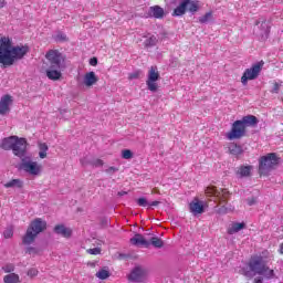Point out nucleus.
I'll list each match as a JSON object with an SVG mask.
<instances>
[{
  "instance_id": "obj_11",
  "label": "nucleus",
  "mask_w": 283,
  "mask_h": 283,
  "mask_svg": "<svg viewBox=\"0 0 283 283\" xmlns=\"http://www.w3.org/2000/svg\"><path fill=\"white\" fill-rule=\"evenodd\" d=\"M244 134H247V128L244 127L242 122L235 120L232 124L231 130L226 134V138H228V140H238L242 138Z\"/></svg>"
},
{
  "instance_id": "obj_20",
  "label": "nucleus",
  "mask_w": 283,
  "mask_h": 283,
  "mask_svg": "<svg viewBox=\"0 0 283 283\" xmlns=\"http://www.w3.org/2000/svg\"><path fill=\"white\" fill-rule=\"evenodd\" d=\"M46 76L50 81H59L62 76L61 69L50 66V69L46 70Z\"/></svg>"
},
{
  "instance_id": "obj_16",
  "label": "nucleus",
  "mask_w": 283,
  "mask_h": 283,
  "mask_svg": "<svg viewBox=\"0 0 283 283\" xmlns=\"http://www.w3.org/2000/svg\"><path fill=\"white\" fill-rule=\"evenodd\" d=\"M96 83H98V77L94 71H91L84 75L83 84L86 87H92V85H96Z\"/></svg>"
},
{
  "instance_id": "obj_12",
  "label": "nucleus",
  "mask_w": 283,
  "mask_h": 283,
  "mask_svg": "<svg viewBox=\"0 0 283 283\" xmlns=\"http://www.w3.org/2000/svg\"><path fill=\"white\" fill-rule=\"evenodd\" d=\"M207 207V202L201 201L198 197L193 198L189 203V210L192 216H200V213H205V208Z\"/></svg>"
},
{
  "instance_id": "obj_4",
  "label": "nucleus",
  "mask_w": 283,
  "mask_h": 283,
  "mask_svg": "<svg viewBox=\"0 0 283 283\" xmlns=\"http://www.w3.org/2000/svg\"><path fill=\"white\" fill-rule=\"evenodd\" d=\"M48 229V222L41 218H36L29 224L25 234L22 238V243L30 245L33 244L39 233H43V230Z\"/></svg>"
},
{
  "instance_id": "obj_37",
  "label": "nucleus",
  "mask_w": 283,
  "mask_h": 283,
  "mask_svg": "<svg viewBox=\"0 0 283 283\" xmlns=\"http://www.w3.org/2000/svg\"><path fill=\"white\" fill-rule=\"evenodd\" d=\"M93 159L94 158L92 156H86V157L82 158L81 159L82 167H88V165H92Z\"/></svg>"
},
{
  "instance_id": "obj_38",
  "label": "nucleus",
  "mask_w": 283,
  "mask_h": 283,
  "mask_svg": "<svg viewBox=\"0 0 283 283\" xmlns=\"http://www.w3.org/2000/svg\"><path fill=\"white\" fill-rule=\"evenodd\" d=\"M12 235H14V228L9 227L3 231V238H6V240L12 238Z\"/></svg>"
},
{
  "instance_id": "obj_28",
  "label": "nucleus",
  "mask_w": 283,
  "mask_h": 283,
  "mask_svg": "<svg viewBox=\"0 0 283 283\" xmlns=\"http://www.w3.org/2000/svg\"><path fill=\"white\" fill-rule=\"evenodd\" d=\"M39 149H40V151H39L40 158H41L42 160L45 159V158H48V150L50 149V148L48 147V144H45V143H40V144H39Z\"/></svg>"
},
{
  "instance_id": "obj_54",
  "label": "nucleus",
  "mask_w": 283,
  "mask_h": 283,
  "mask_svg": "<svg viewBox=\"0 0 283 283\" xmlns=\"http://www.w3.org/2000/svg\"><path fill=\"white\" fill-rule=\"evenodd\" d=\"M178 0H172V3H176Z\"/></svg>"
},
{
  "instance_id": "obj_1",
  "label": "nucleus",
  "mask_w": 283,
  "mask_h": 283,
  "mask_svg": "<svg viewBox=\"0 0 283 283\" xmlns=\"http://www.w3.org/2000/svg\"><path fill=\"white\" fill-rule=\"evenodd\" d=\"M271 260V253L264 250L262 254L254 255L250 259L248 266L241 270L242 275L245 277H255V275H263L266 280H273L275 272L266 266Z\"/></svg>"
},
{
  "instance_id": "obj_25",
  "label": "nucleus",
  "mask_w": 283,
  "mask_h": 283,
  "mask_svg": "<svg viewBox=\"0 0 283 283\" xmlns=\"http://www.w3.org/2000/svg\"><path fill=\"white\" fill-rule=\"evenodd\" d=\"M21 276L17 273H10L3 276V283H20Z\"/></svg>"
},
{
  "instance_id": "obj_9",
  "label": "nucleus",
  "mask_w": 283,
  "mask_h": 283,
  "mask_svg": "<svg viewBox=\"0 0 283 283\" xmlns=\"http://www.w3.org/2000/svg\"><path fill=\"white\" fill-rule=\"evenodd\" d=\"M262 67H264V62H258L253 64L252 67L247 69L241 77L242 85H247L249 81H255V78L260 76Z\"/></svg>"
},
{
  "instance_id": "obj_53",
  "label": "nucleus",
  "mask_w": 283,
  "mask_h": 283,
  "mask_svg": "<svg viewBox=\"0 0 283 283\" xmlns=\"http://www.w3.org/2000/svg\"><path fill=\"white\" fill-rule=\"evenodd\" d=\"M279 251H280L281 255H283V242L281 243Z\"/></svg>"
},
{
  "instance_id": "obj_48",
  "label": "nucleus",
  "mask_w": 283,
  "mask_h": 283,
  "mask_svg": "<svg viewBox=\"0 0 283 283\" xmlns=\"http://www.w3.org/2000/svg\"><path fill=\"white\" fill-rule=\"evenodd\" d=\"M116 171H118V168L116 167H109L108 169H106V174H116Z\"/></svg>"
},
{
  "instance_id": "obj_21",
  "label": "nucleus",
  "mask_w": 283,
  "mask_h": 283,
  "mask_svg": "<svg viewBox=\"0 0 283 283\" xmlns=\"http://www.w3.org/2000/svg\"><path fill=\"white\" fill-rule=\"evenodd\" d=\"M253 171V166H241L237 170L238 178H249Z\"/></svg>"
},
{
  "instance_id": "obj_47",
  "label": "nucleus",
  "mask_w": 283,
  "mask_h": 283,
  "mask_svg": "<svg viewBox=\"0 0 283 283\" xmlns=\"http://www.w3.org/2000/svg\"><path fill=\"white\" fill-rule=\"evenodd\" d=\"M279 92H280V84L275 82L272 88V93L277 94Z\"/></svg>"
},
{
  "instance_id": "obj_46",
  "label": "nucleus",
  "mask_w": 283,
  "mask_h": 283,
  "mask_svg": "<svg viewBox=\"0 0 283 283\" xmlns=\"http://www.w3.org/2000/svg\"><path fill=\"white\" fill-rule=\"evenodd\" d=\"M140 77V72H134V73H130L129 74V76H128V78L130 80V81H134V78H139Z\"/></svg>"
},
{
  "instance_id": "obj_29",
  "label": "nucleus",
  "mask_w": 283,
  "mask_h": 283,
  "mask_svg": "<svg viewBox=\"0 0 283 283\" xmlns=\"http://www.w3.org/2000/svg\"><path fill=\"white\" fill-rule=\"evenodd\" d=\"M39 149H40V151H39L40 158H41L42 160L45 159V158H48V150L50 149V148L48 147V144H45V143H40V144H39Z\"/></svg>"
},
{
  "instance_id": "obj_44",
  "label": "nucleus",
  "mask_w": 283,
  "mask_h": 283,
  "mask_svg": "<svg viewBox=\"0 0 283 283\" xmlns=\"http://www.w3.org/2000/svg\"><path fill=\"white\" fill-rule=\"evenodd\" d=\"M92 167H103V160L101 159H94L93 161H90Z\"/></svg>"
},
{
  "instance_id": "obj_22",
  "label": "nucleus",
  "mask_w": 283,
  "mask_h": 283,
  "mask_svg": "<svg viewBox=\"0 0 283 283\" xmlns=\"http://www.w3.org/2000/svg\"><path fill=\"white\" fill-rule=\"evenodd\" d=\"M270 32H271V27L269 25V22L266 21L262 22L261 33H260L261 41H266V39H269Z\"/></svg>"
},
{
  "instance_id": "obj_10",
  "label": "nucleus",
  "mask_w": 283,
  "mask_h": 283,
  "mask_svg": "<svg viewBox=\"0 0 283 283\" xmlns=\"http://www.w3.org/2000/svg\"><path fill=\"white\" fill-rule=\"evenodd\" d=\"M158 81H160V72H158V66H150L146 81L149 92H158Z\"/></svg>"
},
{
  "instance_id": "obj_30",
  "label": "nucleus",
  "mask_w": 283,
  "mask_h": 283,
  "mask_svg": "<svg viewBox=\"0 0 283 283\" xmlns=\"http://www.w3.org/2000/svg\"><path fill=\"white\" fill-rule=\"evenodd\" d=\"M156 43H158V39L156 38V35H149L145 40L146 48H151L156 45Z\"/></svg>"
},
{
  "instance_id": "obj_3",
  "label": "nucleus",
  "mask_w": 283,
  "mask_h": 283,
  "mask_svg": "<svg viewBox=\"0 0 283 283\" xmlns=\"http://www.w3.org/2000/svg\"><path fill=\"white\" fill-rule=\"evenodd\" d=\"M0 147L6 151L12 149L14 156H18V158H23V156H25V151L28 148V142L25 140V138L10 136L2 139Z\"/></svg>"
},
{
  "instance_id": "obj_42",
  "label": "nucleus",
  "mask_w": 283,
  "mask_h": 283,
  "mask_svg": "<svg viewBox=\"0 0 283 283\" xmlns=\"http://www.w3.org/2000/svg\"><path fill=\"white\" fill-rule=\"evenodd\" d=\"M27 275L29 277H36V275H39V270H36V268H31L28 270Z\"/></svg>"
},
{
  "instance_id": "obj_27",
  "label": "nucleus",
  "mask_w": 283,
  "mask_h": 283,
  "mask_svg": "<svg viewBox=\"0 0 283 283\" xmlns=\"http://www.w3.org/2000/svg\"><path fill=\"white\" fill-rule=\"evenodd\" d=\"M4 187L6 189H12L14 187H17L18 189H21V187H23V181L21 179H13L4 184Z\"/></svg>"
},
{
  "instance_id": "obj_8",
  "label": "nucleus",
  "mask_w": 283,
  "mask_h": 283,
  "mask_svg": "<svg viewBox=\"0 0 283 283\" xmlns=\"http://www.w3.org/2000/svg\"><path fill=\"white\" fill-rule=\"evenodd\" d=\"M206 196L209 198V200H213V202H219V205H222L223 202H227L229 198V190L208 187L206 189Z\"/></svg>"
},
{
  "instance_id": "obj_33",
  "label": "nucleus",
  "mask_w": 283,
  "mask_h": 283,
  "mask_svg": "<svg viewBox=\"0 0 283 283\" xmlns=\"http://www.w3.org/2000/svg\"><path fill=\"white\" fill-rule=\"evenodd\" d=\"M109 271L102 269L99 271L96 272L95 277H97L98 280H107V277H109Z\"/></svg>"
},
{
  "instance_id": "obj_13",
  "label": "nucleus",
  "mask_w": 283,
  "mask_h": 283,
  "mask_svg": "<svg viewBox=\"0 0 283 283\" xmlns=\"http://www.w3.org/2000/svg\"><path fill=\"white\" fill-rule=\"evenodd\" d=\"M146 17L148 19H163V17H165V9L160 8V6L150 7L146 11Z\"/></svg>"
},
{
  "instance_id": "obj_52",
  "label": "nucleus",
  "mask_w": 283,
  "mask_h": 283,
  "mask_svg": "<svg viewBox=\"0 0 283 283\" xmlns=\"http://www.w3.org/2000/svg\"><path fill=\"white\" fill-rule=\"evenodd\" d=\"M6 6V1L0 0V9L3 8Z\"/></svg>"
},
{
  "instance_id": "obj_34",
  "label": "nucleus",
  "mask_w": 283,
  "mask_h": 283,
  "mask_svg": "<svg viewBox=\"0 0 283 283\" xmlns=\"http://www.w3.org/2000/svg\"><path fill=\"white\" fill-rule=\"evenodd\" d=\"M150 244H153V247H155L156 249H161L164 242L160 238L158 237H153L150 239Z\"/></svg>"
},
{
  "instance_id": "obj_31",
  "label": "nucleus",
  "mask_w": 283,
  "mask_h": 283,
  "mask_svg": "<svg viewBox=\"0 0 283 283\" xmlns=\"http://www.w3.org/2000/svg\"><path fill=\"white\" fill-rule=\"evenodd\" d=\"M184 1H188L187 3V10L191 12V14L198 12V3L193 2L191 0H184Z\"/></svg>"
},
{
  "instance_id": "obj_36",
  "label": "nucleus",
  "mask_w": 283,
  "mask_h": 283,
  "mask_svg": "<svg viewBox=\"0 0 283 283\" xmlns=\"http://www.w3.org/2000/svg\"><path fill=\"white\" fill-rule=\"evenodd\" d=\"M211 19H213V13L208 12L205 15L199 18V22L200 23H209V21H211Z\"/></svg>"
},
{
  "instance_id": "obj_24",
  "label": "nucleus",
  "mask_w": 283,
  "mask_h": 283,
  "mask_svg": "<svg viewBox=\"0 0 283 283\" xmlns=\"http://www.w3.org/2000/svg\"><path fill=\"white\" fill-rule=\"evenodd\" d=\"M187 3L188 1H185V0L180 2V4L177 8H175L172 12V17H182V14L187 12Z\"/></svg>"
},
{
  "instance_id": "obj_35",
  "label": "nucleus",
  "mask_w": 283,
  "mask_h": 283,
  "mask_svg": "<svg viewBox=\"0 0 283 283\" xmlns=\"http://www.w3.org/2000/svg\"><path fill=\"white\" fill-rule=\"evenodd\" d=\"M233 210H234L233 206L226 205L218 209V213H222V214L231 213Z\"/></svg>"
},
{
  "instance_id": "obj_51",
  "label": "nucleus",
  "mask_w": 283,
  "mask_h": 283,
  "mask_svg": "<svg viewBox=\"0 0 283 283\" xmlns=\"http://www.w3.org/2000/svg\"><path fill=\"white\" fill-rule=\"evenodd\" d=\"M158 205H160V201L148 202V207H158Z\"/></svg>"
},
{
  "instance_id": "obj_7",
  "label": "nucleus",
  "mask_w": 283,
  "mask_h": 283,
  "mask_svg": "<svg viewBox=\"0 0 283 283\" xmlns=\"http://www.w3.org/2000/svg\"><path fill=\"white\" fill-rule=\"evenodd\" d=\"M45 59L50 63V67L55 70H63L65 67V56L59 50H50L45 54Z\"/></svg>"
},
{
  "instance_id": "obj_40",
  "label": "nucleus",
  "mask_w": 283,
  "mask_h": 283,
  "mask_svg": "<svg viewBox=\"0 0 283 283\" xmlns=\"http://www.w3.org/2000/svg\"><path fill=\"white\" fill-rule=\"evenodd\" d=\"M136 202L138 207H149V201L145 197L137 199Z\"/></svg>"
},
{
  "instance_id": "obj_15",
  "label": "nucleus",
  "mask_w": 283,
  "mask_h": 283,
  "mask_svg": "<svg viewBox=\"0 0 283 283\" xmlns=\"http://www.w3.org/2000/svg\"><path fill=\"white\" fill-rule=\"evenodd\" d=\"M128 280L130 282H143L145 280V270H143L142 268H135L130 272Z\"/></svg>"
},
{
  "instance_id": "obj_26",
  "label": "nucleus",
  "mask_w": 283,
  "mask_h": 283,
  "mask_svg": "<svg viewBox=\"0 0 283 283\" xmlns=\"http://www.w3.org/2000/svg\"><path fill=\"white\" fill-rule=\"evenodd\" d=\"M240 122L244 125V128L247 129V125H258V117L253 115H248L244 116Z\"/></svg>"
},
{
  "instance_id": "obj_39",
  "label": "nucleus",
  "mask_w": 283,
  "mask_h": 283,
  "mask_svg": "<svg viewBox=\"0 0 283 283\" xmlns=\"http://www.w3.org/2000/svg\"><path fill=\"white\" fill-rule=\"evenodd\" d=\"M122 158H124V160H130V158H134V153L129 149H125L122 151Z\"/></svg>"
},
{
  "instance_id": "obj_5",
  "label": "nucleus",
  "mask_w": 283,
  "mask_h": 283,
  "mask_svg": "<svg viewBox=\"0 0 283 283\" xmlns=\"http://www.w3.org/2000/svg\"><path fill=\"white\" fill-rule=\"evenodd\" d=\"M277 165H280V157H277L275 153H270L262 156L259 159V174L261 176H268V174L273 171Z\"/></svg>"
},
{
  "instance_id": "obj_43",
  "label": "nucleus",
  "mask_w": 283,
  "mask_h": 283,
  "mask_svg": "<svg viewBox=\"0 0 283 283\" xmlns=\"http://www.w3.org/2000/svg\"><path fill=\"white\" fill-rule=\"evenodd\" d=\"M87 253H90V255H101V248L88 249Z\"/></svg>"
},
{
  "instance_id": "obj_23",
  "label": "nucleus",
  "mask_w": 283,
  "mask_h": 283,
  "mask_svg": "<svg viewBox=\"0 0 283 283\" xmlns=\"http://www.w3.org/2000/svg\"><path fill=\"white\" fill-rule=\"evenodd\" d=\"M228 149H229L230 154H232V156H242V154H244V149L242 148V146H240L235 143H231L228 146Z\"/></svg>"
},
{
  "instance_id": "obj_6",
  "label": "nucleus",
  "mask_w": 283,
  "mask_h": 283,
  "mask_svg": "<svg viewBox=\"0 0 283 283\" xmlns=\"http://www.w3.org/2000/svg\"><path fill=\"white\" fill-rule=\"evenodd\" d=\"M21 158L20 169L29 176H41L43 171V166L41 164L32 160L30 157H25V155Z\"/></svg>"
},
{
  "instance_id": "obj_50",
  "label": "nucleus",
  "mask_w": 283,
  "mask_h": 283,
  "mask_svg": "<svg viewBox=\"0 0 283 283\" xmlns=\"http://www.w3.org/2000/svg\"><path fill=\"white\" fill-rule=\"evenodd\" d=\"M249 207H253V205H255V198H251L247 200Z\"/></svg>"
},
{
  "instance_id": "obj_18",
  "label": "nucleus",
  "mask_w": 283,
  "mask_h": 283,
  "mask_svg": "<svg viewBox=\"0 0 283 283\" xmlns=\"http://www.w3.org/2000/svg\"><path fill=\"white\" fill-rule=\"evenodd\" d=\"M130 244H134V247H145L146 249L149 247V241L145 240V237L143 234H135L130 239Z\"/></svg>"
},
{
  "instance_id": "obj_41",
  "label": "nucleus",
  "mask_w": 283,
  "mask_h": 283,
  "mask_svg": "<svg viewBox=\"0 0 283 283\" xmlns=\"http://www.w3.org/2000/svg\"><path fill=\"white\" fill-rule=\"evenodd\" d=\"M40 252H41V250H39L38 248H34V247H29L27 249V253H29V255H39Z\"/></svg>"
},
{
  "instance_id": "obj_17",
  "label": "nucleus",
  "mask_w": 283,
  "mask_h": 283,
  "mask_svg": "<svg viewBox=\"0 0 283 283\" xmlns=\"http://www.w3.org/2000/svg\"><path fill=\"white\" fill-rule=\"evenodd\" d=\"M242 229H247V223L244 222H232L229 227H228V234L229 235H235V233H240V231H242Z\"/></svg>"
},
{
  "instance_id": "obj_19",
  "label": "nucleus",
  "mask_w": 283,
  "mask_h": 283,
  "mask_svg": "<svg viewBox=\"0 0 283 283\" xmlns=\"http://www.w3.org/2000/svg\"><path fill=\"white\" fill-rule=\"evenodd\" d=\"M54 232L57 233V235H62V238H70L72 235V229L64 224L55 226Z\"/></svg>"
},
{
  "instance_id": "obj_49",
  "label": "nucleus",
  "mask_w": 283,
  "mask_h": 283,
  "mask_svg": "<svg viewBox=\"0 0 283 283\" xmlns=\"http://www.w3.org/2000/svg\"><path fill=\"white\" fill-rule=\"evenodd\" d=\"M90 64L93 66L98 65V60L96 57L91 59Z\"/></svg>"
},
{
  "instance_id": "obj_45",
  "label": "nucleus",
  "mask_w": 283,
  "mask_h": 283,
  "mask_svg": "<svg viewBox=\"0 0 283 283\" xmlns=\"http://www.w3.org/2000/svg\"><path fill=\"white\" fill-rule=\"evenodd\" d=\"M56 41H67V35H65V33H57L56 35Z\"/></svg>"
},
{
  "instance_id": "obj_2",
  "label": "nucleus",
  "mask_w": 283,
  "mask_h": 283,
  "mask_svg": "<svg viewBox=\"0 0 283 283\" xmlns=\"http://www.w3.org/2000/svg\"><path fill=\"white\" fill-rule=\"evenodd\" d=\"M27 52H29L28 46H13L10 38H0V63L2 65H12L17 60L23 59Z\"/></svg>"
},
{
  "instance_id": "obj_14",
  "label": "nucleus",
  "mask_w": 283,
  "mask_h": 283,
  "mask_svg": "<svg viewBox=\"0 0 283 283\" xmlns=\"http://www.w3.org/2000/svg\"><path fill=\"white\" fill-rule=\"evenodd\" d=\"M10 105H12V96H2L0 99V114H2V116L10 112Z\"/></svg>"
},
{
  "instance_id": "obj_32",
  "label": "nucleus",
  "mask_w": 283,
  "mask_h": 283,
  "mask_svg": "<svg viewBox=\"0 0 283 283\" xmlns=\"http://www.w3.org/2000/svg\"><path fill=\"white\" fill-rule=\"evenodd\" d=\"M17 266L14 265V263H6L4 265H2L1 270L4 272V273H14Z\"/></svg>"
}]
</instances>
